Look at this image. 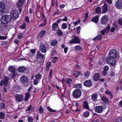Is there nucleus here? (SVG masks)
<instances>
[{
	"label": "nucleus",
	"mask_w": 122,
	"mask_h": 122,
	"mask_svg": "<svg viewBox=\"0 0 122 122\" xmlns=\"http://www.w3.org/2000/svg\"><path fill=\"white\" fill-rule=\"evenodd\" d=\"M122 120L120 118H117L115 120V122H121Z\"/></svg>",
	"instance_id": "nucleus-52"
},
{
	"label": "nucleus",
	"mask_w": 122,
	"mask_h": 122,
	"mask_svg": "<svg viewBox=\"0 0 122 122\" xmlns=\"http://www.w3.org/2000/svg\"><path fill=\"white\" fill-rule=\"evenodd\" d=\"M45 30H41L39 34L40 37L41 38H42L45 34Z\"/></svg>",
	"instance_id": "nucleus-28"
},
{
	"label": "nucleus",
	"mask_w": 122,
	"mask_h": 122,
	"mask_svg": "<svg viewBox=\"0 0 122 122\" xmlns=\"http://www.w3.org/2000/svg\"><path fill=\"white\" fill-rule=\"evenodd\" d=\"M9 79L8 77L5 76L3 81H0V85L2 86L3 83L4 85L6 86L7 85L8 81Z\"/></svg>",
	"instance_id": "nucleus-11"
},
{
	"label": "nucleus",
	"mask_w": 122,
	"mask_h": 122,
	"mask_svg": "<svg viewBox=\"0 0 122 122\" xmlns=\"http://www.w3.org/2000/svg\"><path fill=\"white\" fill-rule=\"evenodd\" d=\"M15 97V101L18 102H21L24 99V97L21 95L16 94Z\"/></svg>",
	"instance_id": "nucleus-9"
},
{
	"label": "nucleus",
	"mask_w": 122,
	"mask_h": 122,
	"mask_svg": "<svg viewBox=\"0 0 122 122\" xmlns=\"http://www.w3.org/2000/svg\"><path fill=\"white\" fill-rule=\"evenodd\" d=\"M26 24L25 23H24L22 25H20L19 26L20 28L21 29H24L25 28Z\"/></svg>",
	"instance_id": "nucleus-38"
},
{
	"label": "nucleus",
	"mask_w": 122,
	"mask_h": 122,
	"mask_svg": "<svg viewBox=\"0 0 122 122\" xmlns=\"http://www.w3.org/2000/svg\"><path fill=\"white\" fill-rule=\"evenodd\" d=\"M109 67L107 66H105L103 68L104 71H107L109 70Z\"/></svg>",
	"instance_id": "nucleus-48"
},
{
	"label": "nucleus",
	"mask_w": 122,
	"mask_h": 122,
	"mask_svg": "<svg viewBox=\"0 0 122 122\" xmlns=\"http://www.w3.org/2000/svg\"><path fill=\"white\" fill-rule=\"evenodd\" d=\"M76 30L77 34H79L80 33V32L81 30V27L79 26L76 28Z\"/></svg>",
	"instance_id": "nucleus-46"
},
{
	"label": "nucleus",
	"mask_w": 122,
	"mask_h": 122,
	"mask_svg": "<svg viewBox=\"0 0 122 122\" xmlns=\"http://www.w3.org/2000/svg\"><path fill=\"white\" fill-rule=\"evenodd\" d=\"M33 119L32 117L29 116L28 118L27 121L29 122H33Z\"/></svg>",
	"instance_id": "nucleus-40"
},
{
	"label": "nucleus",
	"mask_w": 122,
	"mask_h": 122,
	"mask_svg": "<svg viewBox=\"0 0 122 122\" xmlns=\"http://www.w3.org/2000/svg\"><path fill=\"white\" fill-rule=\"evenodd\" d=\"M39 112L41 114H43L44 111V109L41 106H40L38 110Z\"/></svg>",
	"instance_id": "nucleus-34"
},
{
	"label": "nucleus",
	"mask_w": 122,
	"mask_h": 122,
	"mask_svg": "<svg viewBox=\"0 0 122 122\" xmlns=\"http://www.w3.org/2000/svg\"><path fill=\"white\" fill-rule=\"evenodd\" d=\"M75 49L77 51H79L82 49V47L80 46H75Z\"/></svg>",
	"instance_id": "nucleus-42"
},
{
	"label": "nucleus",
	"mask_w": 122,
	"mask_h": 122,
	"mask_svg": "<svg viewBox=\"0 0 122 122\" xmlns=\"http://www.w3.org/2000/svg\"><path fill=\"white\" fill-rule=\"evenodd\" d=\"M80 20H78L77 21H76V22H73L74 25L76 26V25H77L78 23H80Z\"/></svg>",
	"instance_id": "nucleus-55"
},
{
	"label": "nucleus",
	"mask_w": 122,
	"mask_h": 122,
	"mask_svg": "<svg viewBox=\"0 0 122 122\" xmlns=\"http://www.w3.org/2000/svg\"><path fill=\"white\" fill-rule=\"evenodd\" d=\"M74 76L75 77H78L79 76L81 75V74L80 72H77L76 71L73 74Z\"/></svg>",
	"instance_id": "nucleus-35"
},
{
	"label": "nucleus",
	"mask_w": 122,
	"mask_h": 122,
	"mask_svg": "<svg viewBox=\"0 0 122 122\" xmlns=\"http://www.w3.org/2000/svg\"><path fill=\"white\" fill-rule=\"evenodd\" d=\"M98 19L99 16L98 15H96L94 17L92 18V21L97 23L98 22Z\"/></svg>",
	"instance_id": "nucleus-21"
},
{
	"label": "nucleus",
	"mask_w": 122,
	"mask_h": 122,
	"mask_svg": "<svg viewBox=\"0 0 122 122\" xmlns=\"http://www.w3.org/2000/svg\"><path fill=\"white\" fill-rule=\"evenodd\" d=\"M107 71H103L102 72V75L104 76H105L107 75V73L106 72Z\"/></svg>",
	"instance_id": "nucleus-57"
},
{
	"label": "nucleus",
	"mask_w": 122,
	"mask_h": 122,
	"mask_svg": "<svg viewBox=\"0 0 122 122\" xmlns=\"http://www.w3.org/2000/svg\"><path fill=\"white\" fill-rule=\"evenodd\" d=\"M30 96V95L29 93H27L25 94L24 98V100L26 102L28 100Z\"/></svg>",
	"instance_id": "nucleus-31"
},
{
	"label": "nucleus",
	"mask_w": 122,
	"mask_h": 122,
	"mask_svg": "<svg viewBox=\"0 0 122 122\" xmlns=\"http://www.w3.org/2000/svg\"><path fill=\"white\" fill-rule=\"evenodd\" d=\"M5 104L3 103H0V108L3 109L5 107Z\"/></svg>",
	"instance_id": "nucleus-47"
},
{
	"label": "nucleus",
	"mask_w": 122,
	"mask_h": 122,
	"mask_svg": "<svg viewBox=\"0 0 122 122\" xmlns=\"http://www.w3.org/2000/svg\"><path fill=\"white\" fill-rule=\"evenodd\" d=\"M90 75V72L86 71L84 73V75L86 78H87Z\"/></svg>",
	"instance_id": "nucleus-44"
},
{
	"label": "nucleus",
	"mask_w": 122,
	"mask_h": 122,
	"mask_svg": "<svg viewBox=\"0 0 122 122\" xmlns=\"http://www.w3.org/2000/svg\"><path fill=\"white\" fill-rule=\"evenodd\" d=\"M56 33L57 34L60 36H61L62 35V33L61 31L59 29L58 30H57L56 31Z\"/></svg>",
	"instance_id": "nucleus-39"
},
{
	"label": "nucleus",
	"mask_w": 122,
	"mask_h": 122,
	"mask_svg": "<svg viewBox=\"0 0 122 122\" xmlns=\"http://www.w3.org/2000/svg\"><path fill=\"white\" fill-rule=\"evenodd\" d=\"M35 50L34 49H32V50H31V51H30V52H31V56H33L35 53Z\"/></svg>",
	"instance_id": "nucleus-51"
},
{
	"label": "nucleus",
	"mask_w": 122,
	"mask_h": 122,
	"mask_svg": "<svg viewBox=\"0 0 122 122\" xmlns=\"http://www.w3.org/2000/svg\"><path fill=\"white\" fill-rule=\"evenodd\" d=\"M46 22H45L43 23H41L39 25V27H41L42 26H44L45 25H46Z\"/></svg>",
	"instance_id": "nucleus-56"
},
{
	"label": "nucleus",
	"mask_w": 122,
	"mask_h": 122,
	"mask_svg": "<svg viewBox=\"0 0 122 122\" xmlns=\"http://www.w3.org/2000/svg\"><path fill=\"white\" fill-rule=\"evenodd\" d=\"M58 58L57 57H54L52 60L53 62L55 63L57 60Z\"/></svg>",
	"instance_id": "nucleus-50"
},
{
	"label": "nucleus",
	"mask_w": 122,
	"mask_h": 122,
	"mask_svg": "<svg viewBox=\"0 0 122 122\" xmlns=\"http://www.w3.org/2000/svg\"><path fill=\"white\" fill-rule=\"evenodd\" d=\"M51 64V62H48L46 64V71H48L49 69V67Z\"/></svg>",
	"instance_id": "nucleus-37"
},
{
	"label": "nucleus",
	"mask_w": 122,
	"mask_h": 122,
	"mask_svg": "<svg viewBox=\"0 0 122 122\" xmlns=\"http://www.w3.org/2000/svg\"><path fill=\"white\" fill-rule=\"evenodd\" d=\"M115 30V28L114 27H113L111 28V32H113Z\"/></svg>",
	"instance_id": "nucleus-61"
},
{
	"label": "nucleus",
	"mask_w": 122,
	"mask_h": 122,
	"mask_svg": "<svg viewBox=\"0 0 122 122\" xmlns=\"http://www.w3.org/2000/svg\"><path fill=\"white\" fill-rule=\"evenodd\" d=\"M7 37L6 36H0V40H5L6 39Z\"/></svg>",
	"instance_id": "nucleus-49"
},
{
	"label": "nucleus",
	"mask_w": 122,
	"mask_h": 122,
	"mask_svg": "<svg viewBox=\"0 0 122 122\" xmlns=\"http://www.w3.org/2000/svg\"><path fill=\"white\" fill-rule=\"evenodd\" d=\"M42 19L45 22H46V19L43 14H42Z\"/></svg>",
	"instance_id": "nucleus-53"
},
{
	"label": "nucleus",
	"mask_w": 122,
	"mask_h": 122,
	"mask_svg": "<svg viewBox=\"0 0 122 122\" xmlns=\"http://www.w3.org/2000/svg\"><path fill=\"white\" fill-rule=\"evenodd\" d=\"M44 56L42 55L40 52L39 51L38 52L37 54V58L38 59H43L44 58Z\"/></svg>",
	"instance_id": "nucleus-30"
},
{
	"label": "nucleus",
	"mask_w": 122,
	"mask_h": 122,
	"mask_svg": "<svg viewBox=\"0 0 122 122\" xmlns=\"http://www.w3.org/2000/svg\"><path fill=\"white\" fill-rule=\"evenodd\" d=\"M9 71L11 73H13L15 72V68L12 66H10L8 68Z\"/></svg>",
	"instance_id": "nucleus-26"
},
{
	"label": "nucleus",
	"mask_w": 122,
	"mask_h": 122,
	"mask_svg": "<svg viewBox=\"0 0 122 122\" xmlns=\"http://www.w3.org/2000/svg\"><path fill=\"white\" fill-rule=\"evenodd\" d=\"M115 5L117 9H121L122 8V0H118L116 2Z\"/></svg>",
	"instance_id": "nucleus-10"
},
{
	"label": "nucleus",
	"mask_w": 122,
	"mask_h": 122,
	"mask_svg": "<svg viewBox=\"0 0 122 122\" xmlns=\"http://www.w3.org/2000/svg\"><path fill=\"white\" fill-rule=\"evenodd\" d=\"M39 49L43 53H45L46 51V49L44 45L42 44L40 46Z\"/></svg>",
	"instance_id": "nucleus-16"
},
{
	"label": "nucleus",
	"mask_w": 122,
	"mask_h": 122,
	"mask_svg": "<svg viewBox=\"0 0 122 122\" xmlns=\"http://www.w3.org/2000/svg\"><path fill=\"white\" fill-rule=\"evenodd\" d=\"M58 43L57 41L55 39L52 40L51 42V44L52 46H55Z\"/></svg>",
	"instance_id": "nucleus-27"
},
{
	"label": "nucleus",
	"mask_w": 122,
	"mask_h": 122,
	"mask_svg": "<svg viewBox=\"0 0 122 122\" xmlns=\"http://www.w3.org/2000/svg\"><path fill=\"white\" fill-rule=\"evenodd\" d=\"M52 30L54 31H56L58 29H59L58 24L56 23H54L52 26Z\"/></svg>",
	"instance_id": "nucleus-17"
},
{
	"label": "nucleus",
	"mask_w": 122,
	"mask_h": 122,
	"mask_svg": "<svg viewBox=\"0 0 122 122\" xmlns=\"http://www.w3.org/2000/svg\"><path fill=\"white\" fill-rule=\"evenodd\" d=\"M68 47H66L64 48V52L65 53H66L67 50H68Z\"/></svg>",
	"instance_id": "nucleus-59"
},
{
	"label": "nucleus",
	"mask_w": 122,
	"mask_h": 122,
	"mask_svg": "<svg viewBox=\"0 0 122 122\" xmlns=\"http://www.w3.org/2000/svg\"><path fill=\"white\" fill-rule=\"evenodd\" d=\"M11 19L10 15H4L0 18L1 22L2 24H7L11 21Z\"/></svg>",
	"instance_id": "nucleus-2"
},
{
	"label": "nucleus",
	"mask_w": 122,
	"mask_h": 122,
	"mask_svg": "<svg viewBox=\"0 0 122 122\" xmlns=\"http://www.w3.org/2000/svg\"><path fill=\"white\" fill-rule=\"evenodd\" d=\"M72 37L73 39L70 41L69 43L72 44L73 43L79 44L80 43V40L78 37L74 35H72Z\"/></svg>",
	"instance_id": "nucleus-4"
},
{
	"label": "nucleus",
	"mask_w": 122,
	"mask_h": 122,
	"mask_svg": "<svg viewBox=\"0 0 122 122\" xmlns=\"http://www.w3.org/2000/svg\"><path fill=\"white\" fill-rule=\"evenodd\" d=\"M89 112L88 111H86L84 113L83 116L85 117H87L89 116Z\"/></svg>",
	"instance_id": "nucleus-36"
},
{
	"label": "nucleus",
	"mask_w": 122,
	"mask_h": 122,
	"mask_svg": "<svg viewBox=\"0 0 122 122\" xmlns=\"http://www.w3.org/2000/svg\"><path fill=\"white\" fill-rule=\"evenodd\" d=\"M98 95L97 94L94 93L91 95V99L93 101H96L97 99Z\"/></svg>",
	"instance_id": "nucleus-20"
},
{
	"label": "nucleus",
	"mask_w": 122,
	"mask_h": 122,
	"mask_svg": "<svg viewBox=\"0 0 122 122\" xmlns=\"http://www.w3.org/2000/svg\"><path fill=\"white\" fill-rule=\"evenodd\" d=\"M31 105H30L28 108L26 110L28 111L29 110H31Z\"/></svg>",
	"instance_id": "nucleus-63"
},
{
	"label": "nucleus",
	"mask_w": 122,
	"mask_h": 122,
	"mask_svg": "<svg viewBox=\"0 0 122 122\" xmlns=\"http://www.w3.org/2000/svg\"><path fill=\"white\" fill-rule=\"evenodd\" d=\"M25 0H19L16 3L17 7L19 8L21 6L23 5Z\"/></svg>",
	"instance_id": "nucleus-18"
},
{
	"label": "nucleus",
	"mask_w": 122,
	"mask_h": 122,
	"mask_svg": "<svg viewBox=\"0 0 122 122\" xmlns=\"http://www.w3.org/2000/svg\"><path fill=\"white\" fill-rule=\"evenodd\" d=\"M47 109L49 112H54L56 111V110H54L51 109L50 107H47Z\"/></svg>",
	"instance_id": "nucleus-41"
},
{
	"label": "nucleus",
	"mask_w": 122,
	"mask_h": 122,
	"mask_svg": "<svg viewBox=\"0 0 122 122\" xmlns=\"http://www.w3.org/2000/svg\"><path fill=\"white\" fill-rule=\"evenodd\" d=\"M5 117V114L2 112H0V119H2L4 118Z\"/></svg>",
	"instance_id": "nucleus-43"
},
{
	"label": "nucleus",
	"mask_w": 122,
	"mask_h": 122,
	"mask_svg": "<svg viewBox=\"0 0 122 122\" xmlns=\"http://www.w3.org/2000/svg\"><path fill=\"white\" fill-rule=\"evenodd\" d=\"M5 8V4L2 2H0V11H3Z\"/></svg>",
	"instance_id": "nucleus-19"
},
{
	"label": "nucleus",
	"mask_w": 122,
	"mask_h": 122,
	"mask_svg": "<svg viewBox=\"0 0 122 122\" xmlns=\"http://www.w3.org/2000/svg\"><path fill=\"white\" fill-rule=\"evenodd\" d=\"M97 14H99L101 12V9L99 7H97L95 10Z\"/></svg>",
	"instance_id": "nucleus-33"
},
{
	"label": "nucleus",
	"mask_w": 122,
	"mask_h": 122,
	"mask_svg": "<svg viewBox=\"0 0 122 122\" xmlns=\"http://www.w3.org/2000/svg\"><path fill=\"white\" fill-rule=\"evenodd\" d=\"M74 86L75 88L77 89H80L82 87V85L81 83H75Z\"/></svg>",
	"instance_id": "nucleus-24"
},
{
	"label": "nucleus",
	"mask_w": 122,
	"mask_h": 122,
	"mask_svg": "<svg viewBox=\"0 0 122 122\" xmlns=\"http://www.w3.org/2000/svg\"><path fill=\"white\" fill-rule=\"evenodd\" d=\"M26 70L25 67L23 66H21L19 67L18 69V71L21 73H23Z\"/></svg>",
	"instance_id": "nucleus-23"
},
{
	"label": "nucleus",
	"mask_w": 122,
	"mask_h": 122,
	"mask_svg": "<svg viewBox=\"0 0 122 122\" xmlns=\"http://www.w3.org/2000/svg\"><path fill=\"white\" fill-rule=\"evenodd\" d=\"M102 13L104 14L106 13L108 11V8L107 5L104 4L102 6Z\"/></svg>",
	"instance_id": "nucleus-15"
},
{
	"label": "nucleus",
	"mask_w": 122,
	"mask_h": 122,
	"mask_svg": "<svg viewBox=\"0 0 122 122\" xmlns=\"http://www.w3.org/2000/svg\"><path fill=\"white\" fill-rule=\"evenodd\" d=\"M108 20V18L107 15H104L103 16L101 19V23L102 24H106Z\"/></svg>",
	"instance_id": "nucleus-12"
},
{
	"label": "nucleus",
	"mask_w": 122,
	"mask_h": 122,
	"mask_svg": "<svg viewBox=\"0 0 122 122\" xmlns=\"http://www.w3.org/2000/svg\"><path fill=\"white\" fill-rule=\"evenodd\" d=\"M118 23L119 24L122 25V18L119 19L118 21Z\"/></svg>",
	"instance_id": "nucleus-54"
},
{
	"label": "nucleus",
	"mask_w": 122,
	"mask_h": 122,
	"mask_svg": "<svg viewBox=\"0 0 122 122\" xmlns=\"http://www.w3.org/2000/svg\"><path fill=\"white\" fill-rule=\"evenodd\" d=\"M25 21L27 23L29 22V17L28 16H27L25 18Z\"/></svg>",
	"instance_id": "nucleus-60"
},
{
	"label": "nucleus",
	"mask_w": 122,
	"mask_h": 122,
	"mask_svg": "<svg viewBox=\"0 0 122 122\" xmlns=\"http://www.w3.org/2000/svg\"><path fill=\"white\" fill-rule=\"evenodd\" d=\"M41 78V75L40 74L38 73L35 76L36 79H34L33 81V84L35 85L37 84L38 83V81Z\"/></svg>",
	"instance_id": "nucleus-8"
},
{
	"label": "nucleus",
	"mask_w": 122,
	"mask_h": 122,
	"mask_svg": "<svg viewBox=\"0 0 122 122\" xmlns=\"http://www.w3.org/2000/svg\"><path fill=\"white\" fill-rule=\"evenodd\" d=\"M12 73L11 74V76L12 78H13L15 76V72L13 73Z\"/></svg>",
	"instance_id": "nucleus-58"
},
{
	"label": "nucleus",
	"mask_w": 122,
	"mask_h": 122,
	"mask_svg": "<svg viewBox=\"0 0 122 122\" xmlns=\"http://www.w3.org/2000/svg\"><path fill=\"white\" fill-rule=\"evenodd\" d=\"M61 27L63 29H65L67 27V25L66 23H63L62 24Z\"/></svg>",
	"instance_id": "nucleus-45"
},
{
	"label": "nucleus",
	"mask_w": 122,
	"mask_h": 122,
	"mask_svg": "<svg viewBox=\"0 0 122 122\" xmlns=\"http://www.w3.org/2000/svg\"><path fill=\"white\" fill-rule=\"evenodd\" d=\"M119 105L121 107H122V100L120 101L119 103Z\"/></svg>",
	"instance_id": "nucleus-64"
},
{
	"label": "nucleus",
	"mask_w": 122,
	"mask_h": 122,
	"mask_svg": "<svg viewBox=\"0 0 122 122\" xmlns=\"http://www.w3.org/2000/svg\"><path fill=\"white\" fill-rule=\"evenodd\" d=\"M102 99L105 103L106 104H108L109 103V100L105 97L103 96L102 98Z\"/></svg>",
	"instance_id": "nucleus-29"
},
{
	"label": "nucleus",
	"mask_w": 122,
	"mask_h": 122,
	"mask_svg": "<svg viewBox=\"0 0 122 122\" xmlns=\"http://www.w3.org/2000/svg\"><path fill=\"white\" fill-rule=\"evenodd\" d=\"M108 29V31H109L110 29L109 28H105L104 30L101 31V33L99 34L96 36L95 38L93 39V40L94 41H95L96 40H101L102 38V35H104V33L106 32L107 30Z\"/></svg>",
	"instance_id": "nucleus-3"
},
{
	"label": "nucleus",
	"mask_w": 122,
	"mask_h": 122,
	"mask_svg": "<svg viewBox=\"0 0 122 122\" xmlns=\"http://www.w3.org/2000/svg\"><path fill=\"white\" fill-rule=\"evenodd\" d=\"M20 80L24 84L25 86H28V85L29 81L28 78L25 76H22L20 78Z\"/></svg>",
	"instance_id": "nucleus-5"
},
{
	"label": "nucleus",
	"mask_w": 122,
	"mask_h": 122,
	"mask_svg": "<svg viewBox=\"0 0 122 122\" xmlns=\"http://www.w3.org/2000/svg\"><path fill=\"white\" fill-rule=\"evenodd\" d=\"M66 83L70 87H71L70 84L72 82V80L70 78H68L66 80Z\"/></svg>",
	"instance_id": "nucleus-32"
},
{
	"label": "nucleus",
	"mask_w": 122,
	"mask_h": 122,
	"mask_svg": "<svg viewBox=\"0 0 122 122\" xmlns=\"http://www.w3.org/2000/svg\"><path fill=\"white\" fill-rule=\"evenodd\" d=\"M81 92L80 90L76 89L74 91L72 92V96L76 98H78L81 96Z\"/></svg>",
	"instance_id": "nucleus-6"
},
{
	"label": "nucleus",
	"mask_w": 122,
	"mask_h": 122,
	"mask_svg": "<svg viewBox=\"0 0 122 122\" xmlns=\"http://www.w3.org/2000/svg\"><path fill=\"white\" fill-rule=\"evenodd\" d=\"M118 52L116 50H111L108 54L109 57L107 58V61L111 66H114L116 63V59L119 58Z\"/></svg>",
	"instance_id": "nucleus-1"
},
{
	"label": "nucleus",
	"mask_w": 122,
	"mask_h": 122,
	"mask_svg": "<svg viewBox=\"0 0 122 122\" xmlns=\"http://www.w3.org/2000/svg\"><path fill=\"white\" fill-rule=\"evenodd\" d=\"M10 15L11 19H16L18 17L19 12L17 10H13L10 12Z\"/></svg>",
	"instance_id": "nucleus-7"
},
{
	"label": "nucleus",
	"mask_w": 122,
	"mask_h": 122,
	"mask_svg": "<svg viewBox=\"0 0 122 122\" xmlns=\"http://www.w3.org/2000/svg\"><path fill=\"white\" fill-rule=\"evenodd\" d=\"M96 112L98 113L102 112L103 110V108L102 106H97L95 108Z\"/></svg>",
	"instance_id": "nucleus-14"
},
{
	"label": "nucleus",
	"mask_w": 122,
	"mask_h": 122,
	"mask_svg": "<svg viewBox=\"0 0 122 122\" xmlns=\"http://www.w3.org/2000/svg\"><path fill=\"white\" fill-rule=\"evenodd\" d=\"M83 106L85 108L87 109H89L88 104L87 101H85L83 102Z\"/></svg>",
	"instance_id": "nucleus-25"
},
{
	"label": "nucleus",
	"mask_w": 122,
	"mask_h": 122,
	"mask_svg": "<svg viewBox=\"0 0 122 122\" xmlns=\"http://www.w3.org/2000/svg\"><path fill=\"white\" fill-rule=\"evenodd\" d=\"M111 93V92L109 91L108 90L106 91L105 92V93L107 95H109Z\"/></svg>",
	"instance_id": "nucleus-62"
},
{
	"label": "nucleus",
	"mask_w": 122,
	"mask_h": 122,
	"mask_svg": "<svg viewBox=\"0 0 122 122\" xmlns=\"http://www.w3.org/2000/svg\"><path fill=\"white\" fill-rule=\"evenodd\" d=\"M93 77L94 80L95 81H97L99 79L100 76L98 73H96L94 75Z\"/></svg>",
	"instance_id": "nucleus-22"
},
{
	"label": "nucleus",
	"mask_w": 122,
	"mask_h": 122,
	"mask_svg": "<svg viewBox=\"0 0 122 122\" xmlns=\"http://www.w3.org/2000/svg\"><path fill=\"white\" fill-rule=\"evenodd\" d=\"M92 81L90 80H88L85 81L84 83V85L87 87H90L92 86Z\"/></svg>",
	"instance_id": "nucleus-13"
}]
</instances>
